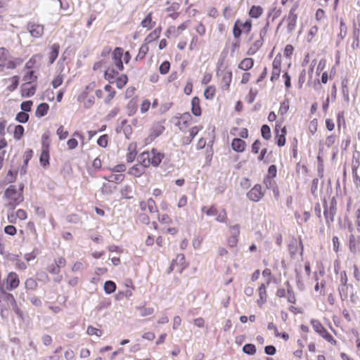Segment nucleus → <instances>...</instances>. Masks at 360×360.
I'll return each instance as SVG.
<instances>
[{
  "instance_id": "1",
  "label": "nucleus",
  "mask_w": 360,
  "mask_h": 360,
  "mask_svg": "<svg viewBox=\"0 0 360 360\" xmlns=\"http://www.w3.org/2000/svg\"><path fill=\"white\" fill-rule=\"evenodd\" d=\"M24 184L10 185L5 191L4 197L6 200V206L12 210L24 200Z\"/></svg>"
},
{
  "instance_id": "2",
  "label": "nucleus",
  "mask_w": 360,
  "mask_h": 360,
  "mask_svg": "<svg viewBox=\"0 0 360 360\" xmlns=\"http://www.w3.org/2000/svg\"><path fill=\"white\" fill-rule=\"evenodd\" d=\"M164 158V153L159 152L156 148H153L150 151H143L141 153L139 156V161L148 167L150 166L157 167L160 165Z\"/></svg>"
},
{
  "instance_id": "3",
  "label": "nucleus",
  "mask_w": 360,
  "mask_h": 360,
  "mask_svg": "<svg viewBox=\"0 0 360 360\" xmlns=\"http://www.w3.org/2000/svg\"><path fill=\"white\" fill-rule=\"evenodd\" d=\"M22 63V59L20 58H10L9 51L4 48H0V72L6 69H15L17 66Z\"/></svg>"
},
{
  "instance_id": "4",
  "label": "nucleus",
  "mask_w": 360,
  "mask_h": 360,
  "mask_svg": "<svg viewBox=\"0 0 360 360\" xmlns=\"http://www.w3.org/2000/svg\"><path fill=\"white\" fill-rule=\"evenodd\" d=\"M252 29V22L250 19L243 21L237 19L233 27V36L236 39H239L242 34H249Z\"/></svg>"
},
{
  "instance_id": "5",
  "label": "nucleus",
  "mask_w": 360,
  "mask_h": 360,
  "mask_svg": "<svg viewBox=\"0 0 360 360\" xmlns=\"http://www.w3.org/2000/svg\"><path fill=\"white\" fill-rule=\"evenodd\" d=\"M51 141L49 135L44 134L41 139V153L39 157L41 165L46 168L49 165Z\"/></svg>"
},
{
  "instance_id": "6",
  "label": "nucleus",
  "mask_w": 360,
  "mask_h": 360,
  "mask_svg": "<svg viewBox=\"0 0 360 360\" xmlns=\"http://www.w3.org/2000/svg\"><path fill=\"white\" fill-rule=\"evenodd\" d=\"M165 129L164 122H154L148 130V136L144 140L145 144H150L164 132Z\"/></svg>"
},
{
  "instance_id": "7",
  "label": "nucleus",
  "mask_w": 360,
  "mask_h": 360,
  "mask_svg": "<svg viewBox=\"0 0 360 360\" xmlns=\"http://www.w3.org/2000/svg\"><path fill=\"white\" fill-rule=\"evenodd\" d=\"M274 139L276 145L279 147L284 146L286 142V127H282L281 123L276 122L274 128Z\"/></svg>"
},
{
  "instance_id": "8",
  "label": "nucleus",
  "mask_w": 360,
  "mask_h": 360,
  "mask_svg": "<svg viewBox=\"0 0 360 360\" xmlns=\"http://www.w3.org/2000/svg\"><path fill=\"white\" fill-rule=\"evenodd\" d=\"M220 79L221 88L224 91H229L230 85L232 81V71L229 69H224L217 72Z\"/></svg>"
},
{
  "instance_id": "9",
  "label": "nucleus",
  "mask_w": 360,
  "mask_h": 360,
  "mask_svg": "<svg viewBox=\"0 0 360 360\" xmlns=\"http://www.w3.org/2000/svg\"><path fill=\"white\" fill-rule=\"evenodd\" d=\"M230 236L227 238V245L230 248H236L239 241V236L240 233V225L235 224L229 226Z\"/></svg>"
},
{
  "instance_id": "10",
  "label": "nucleus",
  "mask_w": 360,
  "mask_h": 360,
  "mask_svg": "<svg viewBox=\"0 0 360 360\" xmlns=\"http://www.w3.org/2000/svg\"><path fill=\"white\" fill-rule=\"evenodd\" d=\"M19 277L15 272H10L4 281V285L6 290H15L19 286Z\"/></svg>"
},
{
  "instance_id": "11",
  "label": "nucleus",
  "mask_w": 360,
  "mask_h": 360,
  "mask_svg": "<svg viewBox=\"0 0 360 360\" xmlns=\"http://www.w3.org/2000/svg\"><path fill=\"white\" fill-rule=\"evenodd\" d=\"M65 265L66 259L63 257H59L47 266L46 270L51 274H58L60 272V269Z\"/></svg>"
},
{
  "instance_id": "12",
  "label": "nucleus",
  "mask_w": 360,
  "mask_h": 360,
  "mask_svg": "<svg viewBox=\"0 0 360 360\" xmlns=\"http://www.w3.org/2000/svg\"><path fill=\"white\" fill-rule=\"evenodd\" d=\"M193 122V118L188 112H186L182 114L176 125L179 127V129L185 133L187 132V129L192 125Z\"/></svg>"
},
{
  "instance_id": "13",
  "label": "nucleus",
  "mask_w": 360,
  "mask_h": 360,
  "mask_svg": "<svg viewBox=\"0 0 360 360\" xmlns=\"http://www.w3.org/2000/svg\"><path fill=\"white\" fill-rule=\"evenodd\" d=\"M14 298L11 293L8 292L3 287L0 286V311L1 314L4 309H6L5 304L8 305Z\"/></svg>"
},
{
  "instance_id": "14",
  "label": "nucleus",
  "mask_w": 360,
  "mask_h": 360,
  "mask_svg": "<svg viewBox=\"0 0 360 360\" xmlns=\"http://www.w3.org/2000/svg\"><path fill=\"white\" fill-rule=\"evenodd\" d=\"M123 49L121 47H116L112 53V61L119 71L124 70L123 61Z\"/></svg>"
},
{
  "instance_id": "15",
  "label": "nucleus",
  "mask_w": 360,
  "mask_h": 360,
  "mask_svg": "<svg viewBox=\"0 0 360 360\" xmlns=\"http://www.w3.org/2000/svg\"><path fill=\"white\" fill-rule=\"evenodd\" d=\"M247 196L249 200L253 202L259 201L264 196V192L261 185L256 184L250 191L248 193Z\"/></svg>"
},
{
  "instance_id": "16",
  "label": "nucleus",
  "mask_w": 360,
  "mask_h": 360,
  "mask_svg": "<svg viewBox=\"0 0 360 360\" xmlns=\"http://www.w3.org/2000/svg\"><path fill=\"white\" fill-rule=\"evenodd\" d=\"M139 207L143 212H148L150 213H154L158 211L156 203L151 198L146 200H141L139 202Z\"/></svg>"
},
{
  "instance_id": "17",
  "label": "nucleus",
  "mask_w": 360,
  "mask_h": 360,
  "mask_svg": "<svg viewBox=\"0 0 360 360\" xmlns=\"http://www.w3.org/2000/svg\"><path fill=\"white\" fill-rule=\"evenodd\" d=\"M37 89V84L22 83L21 85L20 94L22 97H31L36 93Z\"/></svg>"
},
{
  "instance_id": "18",
  "label": "nucleus",
  "mask_w": 360,
  "mask_h": 360,
  "mask_svg": "<svg viewBox=\"0 0 360 360\" xmlns=\"http://www.w3.org/2000/svg\"><path fill=\"white\" fill-rule=\"evenodd\" d=\"M336 201L333 198L330 207H326L323 212L324 217L327 224H330L334 221V217L336 212Z\"/></svg>"
},
{
  "instance_id": "19",
  "label": "nucleus",
  "mask_w": 360,
  "mask_h": 360,
  "mask_svg": "<svg viewBox=\"0 0 360 360\" xmlns=\"http://www.w3.org/2000/svg\"><path fill=\"white\" fill-rule=\"evenodd\" d=\"M27 30L33 37L39 38L43 35L44 27L42 25L30 22L27 25Z\"/></svg>"
},
{
  "instance_id": "20",
  "label": "nucleus",
  "mask_w": 360,
  "mask_h": 360,
  "mask_svg": "<svg viewBox=\"0 0 360 360\" xmlns=\"http://www.w3.org/2000/svg\"><path fill=\"white\" fill-rule=\"evenodd\" d=\"M297 7H293L290 10L289 14L285 20L287 22V28L289 32L295 30L297 23V15L295 13Z\"/></svg>"
},
{
  "instance_id": "21",
  "label": "nucleus",
  "mask_w": 360,
  "mask_h": 360,
  "mask_svg": "<svg viewBox=\"0 0 360 360\" xmlns=\"http://www.w3.org/2000/svg\"><path fill=\"white\" fill-rule=\"evenodd\" d=\"M300 250V254L303 252V245L302 240L297 241L296 239H292L288 245V251L292 257L295 256Z\"/></svg>"
},
{
  "instance_id": "22",
  "label": "nucleus",
  "mask_w": 360,
  "mask_h": 360,
  "mask_svg": "<svg viewBox=\"0 0 360 360\" xmlns=\"http://www.w3.org/2000/svg\"><path fill=\"white\" fill-rule=\"evenodd\" d=\"M186 266L187 264L186 263L184 255L179 254L176 259L172 262L170 268L172 269H174L176 267H177V270L179 272H181Z\"/></svg>"
},
{
  "instance_id": "23",
  "label": "nucleus",
  "mask_w": 360,
  "mask_h": 360,
  "mask_svg": "<svg viewBox=\"0 0 360 360\" xmlns=\"http://www.w3.org/2000/svg\"><path fill=\"white\" fill-rule=\"evenodd\" d=\"M259 298L257 300V305L261 308L266 302L268 295L266 291V285L264 283L261 284L258 288Z\"/></svg>"
},
{
  "instance_id": "24",
  "label": "nucleus",
  "mask_w": 360,
  "mask_h": 360,
  "mask_svg": "<svg viewBox=\"0 0 360 360\" xmlns=\"http://www.w3.org/2000/svg\"><path fill=\"white\" fill-rule=\"evenodd\" d=\"M147 167V166H145L143 164L139 162V164H136L131 167L129 169L128 174L134 177H140L145 173L146 169Z\"/></svg>"
},
{
  "instance_id": "25",
  "label": "nucleus",
  "mask_w": 360,
  "mask_h": 360,
  "mask_svg": "<svg viewBox=\"0 0 360 360\" xmlns=\"http://www.w3.org/2000/svg\"><path fill=\"white\" fill-rule=\"evenodd\" d=\"M246 146L245 141L239 138H234L231 141V148L237 153L244 152Z\"/></svg>"
},
{
  "instance_id": "26",
  "label": "nucleus",
  "mask_w": 360,
  "mask_h": 360,
  "mask_svg": "<svg viewBox=\"0 0 360 360\" xmlns=\"http://www.w3.org/2000/svg\"><path fill=\"white\" fill-rule=\"evenodd\" d=\"M38 76L34 70H26L22 77L23 83L37 84Z\"/></svg>"
},
{
  "instance_id": "27",
  "label": "nucleus",
  "mask_w": 360,
  "mask_h": 360,
  "mask_svg": "<svg viewBox=\"0 0 360 360\" xmlns=\"http://www.w3.org/2000/svg\"><path fill=\"white\" fill-rule=\"evenodd\" d=\"M191 112L193 115L199 117L202 115L200 100L198 96H194L191 100Z\"/></svg>"
},
{
  "instance_id": "28",
  "label": "nucleus",
  "mask_w": 360,
  "mask_h": 360,
  "mask_svg": "<svg viewBox=\"0 0 360 360\" xmlns=\"http://www.w3.org/2000/svg\"><path fill=\"white\" fill-rule=\"evenodd\" d=\"M155 25V21L153 20V12L148 13L141 22V25L148 30H152Z\"/></svg>"
},
{
  "instance_id": "29",
  "label": "nucleus",
  "mask_w": 360,
  "mask_h": 360,
  "mask_svg": "<svg viewBox=\"0 0 360 360\" xmlns=\"http://www.w3.org/2000/svg\"><path fill=\"white\" fill-rule=\"evenodd\" d=\"M264 41L262 39H257L255 40L251 44L247 51L248 55H255L263 46Z\"/></svg>"
},
{
  "instance_id": "30",
  "label": "nucleus",
  "mask_w": 360,
  "mask_h": 360,
  "mask_svg": "<svg viewBox=\"0 0 360 360\" xmlns=\"http://www.w3.org/2000/svg\"><path fill=\"white\" fill-rule=\"evenodd\" d=\"M162 32V27L158 26L155 29H154L146 38H145V43L147 45L148 44L152 43L154 41H156L160 36Z\"/></svg>"
},
{
  "instance_id": "31",
  "label": "nucleus",
  "mask_w": 360,
  "mask_h": 360,
  "mask_svg": "<svg viewBox=\"0 0 360 360\" xmlns=\"http://www.w3.org/2000/svg\"><path fill=\"white\" fill-rule=\"evenodd\" d=\"M202 127L195 126L191 127L188 130V136H186L184 138V143L186 144H189L191 143L194 137L198 134L200 130L202 129Z\"/></svg>"
},
{
  "instance_id": "32",
  "label": "nucleus",
  "mask_w": 360,
  "mask_h": 360,
  "mask_svg": "<svg viewBox=\"0 0 360 360\" xmlns=\"http://www.w3.org/2000/svg\"><path fill=\"white\" fill-rule=\"evenodd\" d=\"M264 9L261 6L253 5L248 11V15L250 18H259L262 15Z\"/></svg>"
},
{
  "instance_id": "33",
  "label": "nucleus",
  "mask_w": 360,
  "mask_h": 360,
  "mask_svg": "<svg viewBox=\"0 0 360 360\" xmlns=\"http://www.w3.org/2000/svg\"><path fill=\"white\" fill-rule=\"evenodd\" d=\"M319 335L324 340L328 342L332 346H336L338 344V341L335 339V338L328 331V330L325 328L323 330L319 333Z\"/></svg>"
},
{
  "instance_id": "34",
  "label": "nucleus",
  "mask_w": 360,
  "mask_h": 360,
  "mask_svg": "<svg viewBox=\"0 0 360 360\" xmlns=\"http://www.w3.org/2000/svg\"><path fill=\"white\" fill-rule=\"evenodd\" d=\"M60 45L58 43L53 44L51 46V51L49 53V61L50 64H53L58 56Z\"/></svg>"
},
{
  "instance_id": "35",
  "label": "nucleus",
  "mask_w": 360,
  "mask_h": 360,
  "mask_svg": "<svg viewBox=\"0 0 360 360\" xmlns=\"http://www.w3.org/2000/svg\"><path fill=\"white\" fill-rule=\"evenodd\" d=\"M285 285L287 287V295L285 297L287 298L288 302L290 304H296L297 298L292 287L290 284L289 281H286Z\"/></svg>"
},
{
  "instance_id": "36",
  "label": "nucleus",
  "mask_w": 360,
  "mask_h": 360,
  "mask_svg": "<svg viewBox=\"0 0 360 360\" xmlns=\"http://www.w3.org/2000/svg\"><path fill=\"white\" fill-rule=\"evenodd\" d=\"M349 250L352 252H356L360 249V237L351 235L349 242Z\"/></svg>"
},
{
  "instance_id": "37",
  "label": "nucleus",
  "mask_w": 360,
  "mask_h": 360,
  "mask_svg": "<svg viewBox=\"0 0 360 360\" xmlns=\"http://www.w3.org/2000/svg\"><path fill=\"white\" fill-rule=\"evenodd\" d=\"M352 286L349 284L340 285L338 291L342 300H347L349 296V292L352 290Z\"/></svg>"
},
{
  "instance_id": "38",
  "label": "nucleus",
  "mask_w": 360,
  "mask_h": 360,
  "mask_svg": "<svg viewBox=\"0 0 360 360\" xmlns=\"http://www.w3.org/2000/svg\"><path fill=\"white\" fill-rule=\"evenodd\" d=\"M49 110V105L46 103H42L38 105L35 111V116L37 117H42L45 116Z\"/></svg>"
},
{
  "instance_id": "39",
  "label": "nucleus",
  "mask_w": 360,
  "mask_h": 360,
  "mask_svg": "<svg viewBox=\"0 0 360 360\" xmlns=\"http://www.w3.org/2000/svg\"><path fill=\"white\" fill-rule=\"evenodd\" d=\"M41 56L39 54L33 55L25 65V70H33L32 69L34 68L38 60L41 58Z\"/></svg>"
},
{
  "instance_id": "40",
  "label": "nucleus",
  "mask_w": 360,
  "mask_h": 360,
  "mask_svg": "<svg viewBox=\"0 0 360 360\" xmlns=\"http://www.w3.org/2000/svg\"><path fill=\"white\" fill-rule=\"evenodd\" d=\"M254 65V60L251 58H245L243 59L240 63L238 64V68L242 70H249Z\"/></svg>"
},
{
  "instance_id": "41",
  "label": "nucleus",
  "mask_w": 360,
  "mask_h": 360,
  "mask_svg": "<svg viewBox=\"0 0 360 360\" xmlns=\"http://www.w3.org/2000/svg\"><path fill=\"white\" fill-rule=\"evenodd\" d=\"M104 90L108 92V95L105 98L104 102H105V103L108 104L115 98L117 92L113 89V87L110 84H106L104 86Z\"/></svg>"
},
{
  "instance_id": "42",
  "label": "nucleus",
  "mask_w": 360,
  "mask_h": 360,
  "mask_svg": "<svg viewBox=\"0 0 360 360\" xmlns=\"http://www.w3.org/2000/svg\"><path fill=\"white\" fill-rule=\"evenodd\" d=\"M231 134L233 136L238 135L240 138L239 139H248L249 136V132L248 129L246 128H242L238 129V127H233L231 130Z\"/></svg>"
},
{
  "instance_id": "43",
  "label": "nucleus",
  "mask_w": 360,
  "mask_h": 360,
  "mask_svg": "<svg viewBox=\"0 0 360 360\" xmlns=\"http://www.w3.org/2000/svg\"><path fill=\"white\" fill-rule=\"evenodd\" d=\"M148 51H149L148 45H147L146 44H143L139 49V52H138L136 56L135 57V60L139 61V60H143L145 58L146 56L147 55V53H148Z\"/></svg>"
},
{
  "instance_id": "44",
  "label": "nucleus",
  "mask_w": 360,
  "mask_h": 360,
  "mask_svg": "<svg viewBox=\"0 0 360 360\" xmlns=\"http://www.w3.org/2000/svg\"><path fill=\"white\" fill-rule=\"evenodd\" d=\"M119 74V70H115L114 68L108 67L104 73V77L106 80L112 82Z\"/></svg>"
},
{
  "instance_id": "45",
  "label": "nucleus",
  "mask_w": 360,
  "mask_h": 360,
  "mask_svg": "<svg viewBox=\"0 0 360 360\" xmlns=\"http://www.w3.org/2000/svg\"><path fill=\"white\" fill-rule=\"evenodd\" d=\"M216 87L214 85H210L204 90V97L207 100H212L216 94Z\"/></svg>"
},
{
  "instance_id": "46",
  "label": "nucleus",
  "mask_w": 360,
  "mask_h": 360,
  "mask_svg": "<svg viewBox=\"0 0 360 360\" xmlns=\"http://www.w3.org/2000/svg\"><path fill=\"white\" fill-rule=\"evenodd\" d=\"M125 175L123 174H112L107 177H105L108 181L120 184L124 181Z\"/></svg>"
},
{
  "instance_id": "47",
  "label": "nucleus",
  "mask_w": 360,
  "mask_h": 360,
  "mask_svg": "<svg viewBox=\"0 0 360 360\" xmlns=\"http://www.w3.org/2000/svg\"><path fill=\"white\" fill-rule=\"evenodd\" d=\"M310 324L314 330V332L319 335V333H321L323 328H325L324 326L321 323V322L315 319H312L310 320Z\"/></svg>"
},
{
  "instance_id": "48",
  "label": "nucleus",
  "mask_w": 360,
  "mask_h": 360,
  "mask_svg": "<svg viewBox=\"0 0 360 360\" xmlns=\"http://www.w3.org/2000/svg\"><path fill=\"white\" fill-rule=\"evenodd\" d=\"M121 195L124 199H132L134 196L131 186L129 185H125L121 189Z\"/></svg>"
},
{
  "instance_id": "49",
  "label": "nucleus",
  "mask_w": 360,
  "mask_h": 360,
  "mask_svg": "<svg viewBox=\"0 0 360 360\" xmlns=\"http://www.w3.org/2000/svg\"><path fill=\"white\" fill-rule=\"evenodd\" d=\"M290 108V101L288 98L283 100L280 105V108L278 109V114L281 116L285 115Z\"/></svg>"
},
{
  "instance_id": "50",
  "label": "nucleus",
  "mask_w": 360,
  "mask_h": 360,
  "mask_svg": "<svg viewBox=\"0 0 360 360\" xmlns=\"http://www.w3.org/2000/svg\"><path fill=\"white\" fill-rule=\"evenodd\" d=\"M202 212L207 216H214L217 214V208L215 205L203 206L201 209Z\"/></svg>"
},
{
  "instance_id": "51",
  "label": "nucleus",
  "mask_w": 360,
  "mask_h": 360,
  "mask_svg": "<svg viewBox=\"0 0 360 360\" xmlns=\"http://www.w3.org/2000/svg\"><path fill=\"white\" fill-rule=\"evenodd\" d=\"M128 82V77L127 75L122 74L119 76L115 81L116 86L118 89H122Z\"/></svg>"
},
{
  "instance_id": "52",
  "label": "nucleus",
  "mask_w": 360,
  "mask_h": 360,
  "mask_svg": "<svg viewBox=\"0 0 360 360\" xmlns=\"http://www.w3.org/2000/svg\"><path fill=\"white\" fill-rule=\"evenodd\" d=\"M24 127L22 125H16L13 131V137L15 140L18 141L22 139L24 135Z\"/></svg>"
},
{
  "instance_id": "53",
  "label": "nucleus",
  "mask_w": 360,
  "mask_h": 360,
  "mask_svg": "<svg viewBox=\"0 0 360 360\" xmlns=\"http://www.w3.org/2000/svg\"><path fill=\"white\" fill-rule=\"evenodd\" d=\"M86 333L90 336H97V337H101L103 335V331L97 328H95L92 326H89L86 329Z\"/></svg>"
},
{
  "instance_id": "54",
  "label": "nucleus",
  "mask_w": 360,
  "mask_h": 360,
  "mask_svg": "<svg viewBox=\"0 0 360 360\" xmlns=\"http://www.w3.org/2000/svg\"><path fill=\"white\" fill-rule=\"evenodd\" d=\"M136 155H137V152H136V148L132 147L131 146H129V147L128 148V153L126 156L127 161L128 162H133L135 160Z\"/></svg>"
},
{
  "instance_id": "55",
  "label": "nucleus",
  "mask_w": 360,
  "mask_h": 360,
  "mask_svg": "<svg viewBox=\"0 0 360 360\" xmlns=\"http://www.w3.org/2000/svg\"><path fill=\"white\" fill-rule=\"evenodd\" d=\"M261 134L265 140H269L271 137L270 127L267 124H263L261 127Z\"/></svg>"
},
{
  "instance_id": "56",
  "label": "nucleus",
  "mask_w": 360,
  "mask_h": 360,
  "mask_svg": "<svg viewBox=\"0 0 360 360\" xmlns=\"http://www.w3.org/2000/svg\"><path fill=\"white\" fill-rule=\"evenodd\" d=\"M37 285H38L36 280L32 278L26 279L25 282V288L29 290H35L37 288Z\"/></svg>"
},
{
  "instance_id": "57",
  "label": "nucleus",
  "mask_w": 360,
  "mask_h": 360,
  "mask_svg": "<svg viewBox=\"0 0 360 360\" xmlns=\"http://www.w3.org/2000/svg\"><path fill=\"white\" fill-rule=\"evenodd\" d=\"M116 285L112 281H108L104 284V290L106 293L110 294L115 291Z\"/></svg>"
},
{
  "instance_id": "58",
  "label": "nucleus",
  "mask_w": 360,
  "mask_h": 360,
  "mask_svg": "<svg viewBox=\"0 0 360 360\" xmlns=\"http://www.w3.org/2000/svg\"><path fill=\"white\" fill-rule=\"evenodd\" d=\"M56 134L58 136V138L60 140H64V139H67L68 136V134H69L68 131L65 129V128L63 125H60L58 128V129L56 131Z\"/></svg>"
},
{
  "instance_id": "59",
  "label": "nucleus",
  "mask_w": 360,
  "mask_h": 360,
  "mask_svg": "<svg viewBox=\"0 0 360 360\" xmlns=\"http://www.w3.org/2000/svg\"><path fill=\"white\" fill-rule=\"evenodd\" d=\"M137 309L140 311V314L143 317L152 315L154 313V309L152 307H140Z\"/></svg>"
},
{
  "instance_id": "60",
  "label": "nucleus",
  "mask_w": 360,
  "mask_h": 360,
  "mask_svg": "<svg viewBox=\"0 0 360 360\" xmlns=\"http://www.w3.org/2000/svg\"><path fill=\"white\" fill-rule=\"evenodd\" d=\"M19 79L20 78L17 75H15L10 79L11 84L8 86V89L10 91H13L17 89L19 84Z\"/></svg>"
},
{
  "instance_id": "61",
  "label": "nucleus",
  "mask_w": 360,
  "mask_h": 360,
  "mask_svg": "<svg viewBox=\"0 0 360 360\" xmlns=\"http://www.w3.org/2000/svg\"><path fill=\"white\" fill-rule=\"evenodd\" d=\"M29 115L25 112H20L16 115L15 120L20 123H25L29 120Z\"/></svg>"
},
{
  "instance_id": "62",
  "label": "nucleus",
  "mask_w": 360,
  "mask_h": 360,
  "mask_svg": "<svg viewBox=\"0 0 360 360\" xmlns=\"http://www.w3.org/2000/svg\"><path fill=\"white\" fill-rule=\"evenodd\" d=\"M84 269V264L82 262L77 261L71 266V271L75 273H80Z\"/></svg>"
},
{
  "instance_id": "63",
  "label": "nucleus",
  "mask_w": 360,
  "mask_h": 360,
  "mask_svg": "<svg viewBox=\"0 0 360 360\" xmlns=\"http://www.w3.org/2000/svg\"><path fill=\"white\" fill-rule=\"evenodd\" d=\"M170 69V63L167 60H165L161 63L159 67V71L162 75H166L169 72Z\"/></svg>"
},
{
  "instance_id": "64",
  "label": "nucleus",
  "mask_w": 360,
  "mask_h": 360,
  "mask_svg": "<svg viewBox=\"0 0 360 360\" xmlns=\"http://www.w3.org/2000/svg\"><path fill=\"white\" fill-rule=\"evenodd\" d=\"M151 105L150 101L148 99H143L140 105V111L141 113H146L149 110Z\"/></svg>"
}]
</instances>
